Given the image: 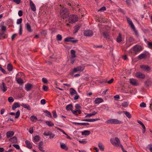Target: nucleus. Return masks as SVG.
<instances>
[{"label":"nucleus","instance_id":"f257e3e1","mask_svg":"<svg viewBox=\"0 0 152 152\" xmlns=\"http://www.w3.org/2000/svg\"><path fill=\"white\" fill-rule=\"evenodd\" d=\"M60 15L63 18H66L69 15V10L65 8H62L60 10Z\"/></svg>","mask_w":152,"mask_h":152},{"label":"nucleus","instance_id":"f03ea898","mask_svg":"<svg viewBox=\"0 0 152 152\" xmlns=\"http://www.w3.org/2000/svg\"><path fill=\"white\" fill-rule=\"evenodd\" d=\"M105 123L108 124H119L122 123L121 121L116 119H111L107 120Z\"/></svg>","mask_w":152,"mask_h":152},{"label":"nucleus","instance_id":"7ed1b4c3","mask_svg":"<svg viewBox=\"0 0 152 152\" xmlns=\"http://www.w3.org/2000/svg\"><path fill=\"white\" fill-rule=\"evenodd\" d=\"M111 143L113 145L118 147H121L122 145L120 144V142L119 139L118 137H115V139L111 138L110 140Z\"/></svg>","mask_w":152,"mask_h":152},{"label":"nucleus","instance_id":"20e7f679","mask_svg":"<svg viewBox=\"0 0 152 152\" xmlns=\"http://www.w3.org/2000/svg\"><path fill=\"white\" fill-rule=\"evenodd\" d=\"M78 18L75 15H72L70 16L68 19L69 23H75L78 20Z\"/></svg>","mask_w":152,"mask_h":152},{"label":"nucleus","instance_id":"39448f33","mask_svg":"<svg viewBox=\"0 0 152 152\" xmlns=\"http://www.w3.org/2000/svg\"><path fill=\"white\" fill-rule=\"evenodd\" d=\"M84 66H79L77 67L74 68L73 69V72H76L78 71L82 72L84 69Z\"/></svg>","mask_w":152,"mask_h":152},{"label":"nucleus","instance_id":"423d86ee","mask_svg":"<svg viewBox=\"0 0 152 152\" xmlns=\"http://www.w3.org/2000/svg\"><path fill=\"white\" fill-rule=\"evenodd\" d=\"M85 36L87 37H91L92 36L93 33L91 30H88L85 31L84 32Z\"/></svg>","mask_w":152,"mask_h":152},{"label":"nucleus","instance_id":"0eeeda50","mask_svg":"<svg viewBox=\"0 0 152 152\" xmlns=\"http://www.w3.org/2000/svg\"><path fill=\"white\" fill-rule=\"evenodd\" d=\"M127 20L128 23L129 24V25L131 26V28H132V29L134 31L136 32V31H135V30L134 26V25L131 20L129 18H127Z\"/></svg>","mask_w":152,"mask_h":152},{"label":"nucleus","instance_id":"6e6552de","mask_svg":"<svg viewBox=\"0 0 152 152\" xmlns=\"http://www.w3.org/2000/svg\"><path fill=\"white\" fill-rule=\"evenodd\" d=\"M140 67L143 70L147 72L150 70V68L147 65H142L140 66Z\"/></svg>","mask_w":152,"mask_h":152},{"label":"nucleus","instance_id":"1a4fd4ad","mask_svg":"<svg viewBox=\"0 0 152 152\" xmlns=\"http://www.w3.org/2000/svg\"><path fill=\"white\" fill-rule=\"evenodd\" d=\"M136 76L140 79H143L145 77V75L140 72H138L135 75Z\"/></svg>","mask_w":152,"mask_h":152},{"label":"nucleus","instance_id":"9d476101","mask_svg":"<svg viewBox=\"0 0 152 152\" xmlns=\"http://www.w3.org/2000/svg\"><path fill=\"white\" fill-rule=\"evenodd\" d=\"M133 49L135 52H138L142 50V47L140 45H135L133 47Z\"/></svg>","mask_w":152,"mask_h":152},{"label":"nucleus","instance_id":"9b49d317","mask_svg":"<svg viewBox=\"0 0 152 152\" xmlns=\"http://www.w3.org/2000/svg\"><path fill=\"white\" fill-rule=\"evenodd\" d=\"M73 38L71 37H68L66 38L65 39V41L66 42H71L73 43H75L77 41V40H73Z\"/></svg>","mask_w":152,"mask_h":152},{"label":"nucleus","instance_id":"f8f14e48","mask_svg":"<svg viewBox=\"0 0 152 152\" xmlns=\"http://www.w3.org/2000/svg\"><path fill=\"white\" fill-rule=\"evenodd\" d=\"M99 120V118H96V119H82L81 121H87V122H94L95 121H98Z\"/></svg>","mask_w":152,"mask_h":152},{"label":"nucleus","instance_id":"ddd939ff","mask_svg":"<svg viewBox=\"0 0 152 152\" xmlns=\"http://www.w3.org/2000/svg\"><path fill=\"white\" fill-rule=\"evenodd\" d=\"M73 124L76 125H79L81 126H87L89 125V124L88 123H77L74 122Z\"/></svg>","mask_w":152,"mask_h":152},{"label":"nucleus","instance_id":"4468645a","mask_svg":"<svg viewBox=\"0 0 152 152\" xmlns=\"http://www.w3.org/2000/svg\"><path fill=\"white\" fill-rule=\"evenodd\" d=\"M30 4L31 10L34 12L35 11L36 9L35 4L31 1H30Z\"/></svg>","mask_w":152,"mask_h":152},{"label":"nucleus","instance_id":"2eb2a0df","mask_svg":"<svg viewBox=\"0 0 152 152\" xmlns=\"http://www.w3.org/2000/svg\"><path fill=\"white\" fill-rule=\"evenodd\" d=\"M129 81L131 84L134 86L137 85V83L135 79L133 78L130 79L129 80Z\"/></svg>","mask_w":152,"mask_h":152},{"label":"nucleus","instance_id":"dca6fc26","mask_svg":"<svg viewBox=\"0 0 152 152\" xmlns=\"http://www.w3.org/2000/svg\"><path fill=\"white\" fill-rule=\"evenodd\" d=\"M14 134V133L13 131H9L6 133V136L7 138H9L13 136Z\"/></svg>","mask_w":152,"mask_h":152},{"label":"nucleus","instance_id":"f3484780","mask_svg":"<svg viewBox=\"0 0 152 152\" xmlns=\"http://www.w3.org/2000/svg\"><path fill=\"white\" fill-rule=\"evenodd\" d=\"M21 105L24 108L27 109L28 110H31V108L30 106L28 104L22 103L21 104Z\"/></svg>","mask_w":152,"mask_h":152},{"label":"nucleus","instance_id":"a211bd4d","mask_svg":"<svg viewBox=\"0 0 152 152\" xmlns=\"http://www.w3.org/2000/svg\"><path fill=\"white\" fill-rule=\"evenodd\" d=\"M60 144L61 148L62 149H63L66 151L68 150V148L65 144L61 142Z\"/></svg>","mask_w":152,"mask_h":152},{"label":"nucleus","instance_id":"6ab92c4d","mask_svg":"<svg viewBox=\"0 0 152 152\" xmlns=\"http://www.w3.org/2000/svg\"><path fill=\"white\" fill-rule=\"evenodd\" d=\"M20 107V105L19 103L18 102L15 103L13 104L12 107V109L14 110L17 107Z\"/></svg>","mask_w":152,"mask_h":152},{"label":"nucleus","instance_id":"aec40b11","mask_svg":"<svg viewBox=\"0 0 152 152\" xmlns=\"http://www.w3.org/2000/svg\"><path fill=\"white\" fill-rule=\"evenodd\" d=\"M70 94L71 95H74L77 94V92L73 88H71L69 89Z\"/></svg>","mask_w":152,"mask_h":152},{"label":"nucleus","instance_id":"412c9836","mask_svg":"<svg viewBox=\"0 0 152 152\" xmlns=\"http://www.w3.org/2000/svg\"><path fill=\"white\" fill-rule=\"evenodd\" d=\"M26 27L28 31L31 32L32 30L31 28V26L29 23H27L26 24Z\"/></svg>","mask_w":152,"mask_h":152},{"label":"nucleus","instance_id":"4be33fe9","mask_svg":"<svg viewBox=\"0 0 152 152\" xmlns=\"http://www.w3.org/2000/svg\"><path fill=\"white\" fill-rule=\"evenodd\" d=\"M9 141L12 143H16L17 142V140L16 137H14L9 140Z\"/></svg>","mask_w":152,"mask_h":152},{"label":"nucleus","instance_id":"5701e85b","mask_svg":"<svg viewBox=\"0 0 152 152\" xmlns=\"http://www.w3.org/2000/svg\"><path fill=\"white\" fill-rule=\"evenodd\" d=\"M103 99L101 98H96L95 101L94 103L95 104H99L103 102Z\"/></svg>","mask_w":152,"mask_h":152},{"label":"nucleus","instance_id":"b1692460","mask_svg":"<svg viewBox=\"0 0 152 152\" xmlns=\"http://www.w3.org/2000/svg\"><path fill=\"white\" fill-rule=\"evenodd\" d=\"M40 139V137L39 135H36L34 136L33 138V141L34 142H38Z\"/></svg>","mask_w":152,"mask_h":152},{"label":"nucleus","instance_id":"393cba45","mask_svg":"<svg viewBox=\"0 0 152 152\" xmlns=\"http://www.w3.org/2000/svg\"><path fill=\"white\" fill-rule=\"evenodd\" d=\"M25 142L28 148L29 149L32 148V145L29 141L28 140H26L25 141Z\"/></svg>","mask_w":152,"mask_h":152},{"label":"nucleus","instance_id":"a878e982","mask_svg":"<svg viewBox=\"0 0 152 152\" xmlns=\"http://www.w3.org/2000/svg\"><path fill=\"white\" fill-rule=\"evenodd\" d=\"M90 132L88 130H85L81 132V134L83 135H88L90 134Z\"/></svg>","mask_w":152,"mask_h":152},{"label":"nucleus","instance_id":"bb28decb","mask_svg":"<svg viewBox=\"0 0 152 152\" xmlns=\"http://www.w3.org/2000/svg\"><path fill=\"white\" fill-rule=\"evenodd\" d=\"M32 87V85L30 84H27L25 86L26 89L27 91H29Z\"/></svg>","mask_w":152,"mask_h":152},{"label":"nucleus","instance_id":"cd10ccee","mask_svg":"<svg viewBox=\"0 0 152 152\" xmlns=\"http://www.w3.org/2000/svg\"><path fill=\"white\" fill-rule=\"evenodd\" d=\"M75 51L73 50H71V56L72 58H75L76 57L75 55Z\"/></svg>","mask_w":152,"mask_h":152},{"label":"nucleus","instance_id":"c85d7f7f","mask_svg":"<svg viewBox=\"0 0 152 152\" xmlns=\"http://www.w3.org/2000/svg\"><path fill=\"white\" fill-rule=\"evenodd\" d=\"M123 112L128 118H131V115L130 113L126 111H124Z\"/></svg>","mask_w":152,"mask_h":152},{"label":"nucleus","instance_id":"c756f323","mask_svg":"<svg viewBox=\"0 0 152 152\" xmlns=\"http://www.w3.org/2000/svg\"><path fill=\"white\" fill-rule=\"evenodd\" d=\"M98 146L100 149L102 151H103L104 150V148L102 143L99 142L98 143Z\"/></svg>","mask_w":152,"mask_h":152},{"label":"nucleus","instance_id":"7c9ffc66","mask_svg":"<svg viewBox=\"0 0 152 152\" xmlns=\"http://www.w3.org/2000/svg\"><path fill=\"white\" fill-rule=\"evenodd\" d=\"M151 82L149 80H148L145 81V87H148L151 85Z\"/></svg>","mask_w":152,"mask_h":152},{"label":"nucleus","instance_id":"2f4dec72","mask_svg":"<svg viewBox=\"0 0 152 152\" xmlns=\"http://www.w3.org/2000/svg\"><path fill=\"white\" fill-rule=\"evenodd\" d=\"M66 109L68 110H72L73 106L72 104H69L66 106Z\"/></svg>","mask_w":152,"mask_h":152},{"label":"nucleus","instance_id":"473e14b6","mask_svg":"<svg viewBox=\"0 0 152 152\" xmlns=\"http://www.w3.org/2000/svg\"><path fill=\"white\" fill-rule=\"evenodd\" d=\"M46 124L48 126L52 127L54 126V124L50 121H47L45 122Z\"/></svg>","mask_w":152,"mask_h":152},{"label":"nucleus","instance_id":"72a5a7b5","mask_svg":"<svg viewBox=\"0 0 152 152\" xmlns=\"http://www.w3.org/2000/svg\"><path fill=\"white\" fill-rule=\"evenodd\" d=\"M45 113L46 114L45 115L50 118H52V116L50 113L47 110L44 111Z\"/></svg>","mask_w":152,"mask_h":152},{"label":"nucleus","instance_id":"f704fd0d","mask_svg":"<svg viewBox=\"0 0 152 152\" xmlns=\"http://www.w3.org/2000/svg\"><path fill=\"white\" fill-rule=\"evenodd\" d=\"M30 119L32 121H36L37 120V118L34 115H32Z\"/></svg>","mask_w":152,"mask_h":152},{"label":"nucleus","instance_id":"c9c22d12","mask_svg":"<svg viewBox=\"0 0 152 152\" xmlns=\"http://www.w3.org/2000/svg\"><path fill=\"white\" fill-rule=\"evenodd\" d=\"M7 69L9 71H11L12 70V66L11 64H9L7 66Z\"/></svg>","mask_w":152,"mask_h":152},{"label":"nucleus","instance_id":"e433bc0d","mask_svg":"<svg viewBox=\"0 0 152 152\" xmlns=\"http://www.w3.org/2000/svg\"><path fill=\"white\" fill-rule=\"evenodd\" d=\"M117 42H119L122 41L121 35L120 33L119 34L118 36L117 39Z\"/></svg>","mask_w":152,"mask_h":152},{"label":"nucleus","instance_id":"4c0bfd02","mask_svg":"<svg viewBox=\"0 0 152 152\" xmlns=\"http://www.w3.org/2000/svg\"><path fill=\"white\" fill-rule=\"evenodd\" d=\"M16 80L17 82L19 84H21L23 83V80L20 78H17Z\"/></svg>","mask_w":152,"mask_h":152},{"label":"nucleus","instance_id":"58836bf2","mask_svg":"<svg viewBox=\"0 0 152 152\" xmlns=\"http://www.w3.org/2000/svg\"><path fill=\"white\" fill-rule=\"evenodd\" d=\"M3 88L2 90L4 92L6 91L7 90V87L5 86V84L4 83H2Z\"/></svg>","mask_w":152,"mask_h":152},{"label":"nucleus","instance_id":"ea45409f","mask_svg":"<svg viewBox=\"0 0 152 152\" xmlns=\"http://www.w3.org/2000/svg\"><path fill=\"white\" fill-rule=\"evenodd\" d=\"M57 40L59 41L61 40L62 39V36L60 34H58L56 36Z\"/></svg>","mask_w":152,"mask_h":152},{"label":"nucleus","instance_id":"a19ab883","mask_svg":"<svg viewBox=\"0 0 152 152\" xmlns=\"http://www.w3.org/2000/svg\"><path fill=\"white\" fill-rule=\"evenodd\" d=\"M16 115L15 116V118H18L20 115V112L19 110L17 111L16 113Z\"/></svg>","mask_w":152,"mask_h":152},{"label":"nucleus","instance_id":"79ce46f5","mask_svg":"<svg viewBox=\"0 0 152 152\" xmlns=\"http://www.w3.org/2000/svg\"><path fill=\"white\" fill-rule=\"evenodd\" d=\"M147 45L149 48L152 49V42H148Z\"/></svg>","mask_w":152,"mask_h":152},{"label":"nucleus","instance_id":"37998d69","mask_svg":"<svg viewBox=\"0 0 152 152\" xmlns=\"http://www.w3.org/2000/svg\"><path fill=\"white\" fill-rule=\"evenodd\" d=\"M51 133L50 131L45 132L44 133V135L46 136H50Z\"/></svg>","mask_w":152,"mask_h":152},{"label":"nucleus","instance_id":"c03bdc74","mask_svg":"<svg viewBox=\"0 0 152 152\" xmlns=\"http://www.w3.org/2000/svg\"><path fill=\"white\" fill-rule=\"evenodd\" d=\"M140 106L141 107H145L146 106V104L144 102H142L140 104Z\"/></svg>","mask_w":152,"mask_h":152},{"label":"nucleus","instance_id":"a18cd8bd","mask_svg":"<svg viewBox=\"0 0 152 152\" xmlns=\"http://www.w3.org/2000/svg\"><path fill=\"white\" fill-rule=\"evenodd\" d=\"M8 100L9 102H12L14 101L13 98L12 97H9Z\"/></svg>","mask_w":152,"mask_h":152},{"label":"nucleus","instance_id":"49530a36","mask_svg":"<svg viewBox=\"0 0 152 152\" xmlns=\"http://www.w3.org/2000/svg\"><path fill=\"white\" fill-rule=\"evenodd\" d=\"M126 2L127 4L129 6H130L131 5V3L130 0H126Z\"/></svg>","mask_w":152,"mask_h":152},{"label":"nucleus","instance_id":"de8ad7c7","mask_svg":"<svg viewBox=\"0 0 152 152\" xmlns=\"http://www.w3.org/2000/svg\"><path fill=\"white\" fill-rule=\"evenodd\" d=\"M22 27L21 25H20L19 27V34L21 35L22 33Z\"/></svg>","mask_w":152,"mask_h":152},{"label":"nucleus","instance_id":"09e8293b","mask_svg":"<svg viewBox=\"0 0 152 152\" xmlns=\"http://www.w3.org/2000/svg\"><path fill=\"white\" fill-rule=\"evenodd\" d=\"M22 19L21 18L18 19L17 20V24H20L22 22Z\"/></svg>","mask_w":152,"mask_h":152},{"label":"nucleus","instance_id":"8fccbe9b","mask_svg":"<svg viewBox=\"0 0 152 152\" xmlns=\"http://www.w3.org/2000/svg\"><path fill=\"white\" fill-rule=\"evenodd\" d=\"M76 109L78 110L80 109L81 107V106L79 104H76L75 105Z\"/></svg>","mask_w":152,"mask_h":152},{"label":"nucleus","instance_id":"3c124183","mask_svg":"<svg viewBox=\"0 0 152 152\" xmlns=\"http://www.w3.org/2000/svg\"><path fill=\"white\" fill-rule=\"evenodd\" d=\"M122 106L124 107H126L128 105V104L127 102H124L122 103Z\"/></svg>","mask_w":152,"mask_h":152},{"label":"nucleus","instance_id":"603ef678","mask_svg":"<svg viewBox=\"0 0 152 152\" xmlns=\"http://www.w3.org/2000/svg\"><path fill=\"white\" fill-rule=\"evenodd\" d=\"M53 115L54 118H56L57 117V115L55 111H53Z\"/></svg>","mask_w":152,"mask_h":152},{"label":"nucleus","instance_id":"864d4df0","mask_svg":"<svg viewBox=\"0 0 152 152\" xmlns=\"http://www.w3.org/2000/svg\"><path fill=\"white\" fill-rule=\"evenodd\" d=\"M43 89L45 91H47L48 90V88L45 86H43Z\"/></svg>","mask_w":152,"mask_h":152},{"label":"nucleus","instance_id":"5fc2aeb1","mask_svg":"<svg viewBox=\"0 0 152 152\" xmlns=\"http://www.w3.org/2000/svg\"><path fill=\"white\" fill-rule=\"evenodd\" d=\"M40 102L42 104H44L46 103V101L45 99H42L41 100Z\"/></svg>","mask_w":152,"mask_h":152},{"label":"nucleus","instance_id":"6e6d98bb","mask_svg":"<svg viewBox=\"0 0 152 152\" xmlns=\"http://www.w3.org/2000/svg\"><path fill=\"white\" fill-rule=\"evenodd\" d=\"M55 136L54 134L51 133L50 135V138L53 139L55 137Z\"/></svg>","mask_w":152,"mask_h":152},{"label":"nucleus","instance_id":"4d7b16f0","mask_svg":"<svg viewBox=\"0 0 152 152\" xmlns=\"http://www.w3.org/2000/svg\"><path fill=\"white\" fill-rule=\"evenodd\" d=\"M72 113L75 115H77L76 113L77 112V110L76 109L75 110H73L71 111Z\"/></svg>","mask_w":152,"mask_h":152},{"label":"nucleus","instance_id":"13d9d810","mask_svg":"<svg viewBox=\"0 0 152 152\" xmlns=\"http://www.w3.org/2000/svg\"><path fill=\"white\" fill-rule=\"evenodd\" d=\"M42 82L44 83H47L48 82L46 78H42Z\"/></svg>","mask_w":152,"mask_h":152},{"label":"nucleus","instance_id":"bf43d9fd","mask_svg":"<svg viewBox=\"0 0 152 152\" xmlns=\"http://www.w3.org/2000/svg\"><path fill=\"white\" fill-rule=\"evenodd\" d=\"M18 15L21 17L23 15V12L21 10H19L18 12Z\"/></svg>","mask_w":152,"mask_h":152},{"label":"nucleus","instance_id":"052dcab7","mask_svg":"<svg viewBox=\"0 0 152 152\" xmlns=\"http://www.w3.org/2000/svg\"><path fill=\"white\" fill-rule=\"evenodd\" d=\"M13 146L15 147L17 149H20V147L19 145L16 144H13Z\"/></svg>","mask_w":152,"mask_h":152},{"label":"nucleus","instance_id":"680f3d73","mask_svg":"<svg viewBox=\"0 0 152 152\" xmlns=\"http://www.w3.org/2000/svg\"><path fill=\"white\" fill-rule=\"evenodd\" d=\"M74 97V99L75 100H77L78 99L79 97V96L77 95V93L75 95Z\"/></svg>","mask_w":152,"mask_h":152},{"label":"nucleus","instance_id":"e2e57ef3","mask_svg":"<svg viewBox=\"0 0 152 152\" xmlns=\"http://www.w3.org/2000/svg\"><path fill=\"white\" fill-rule=\"evenodd\" d=\"M85 114H86V116L85 117L86 118H87L88 117H91L92 116L91 113L87 114L85 113Z\"/></svg>","mask_w":152,"mask_h":152},{"label":"nucleus","instance_id":"0e129e2a","mask_svg":"<svg viewBox=\"0 0 152 152\" xmlns=\"http://www.w3.org/2000/svg\"><path fill=\"white\" fill-rule=\"evenodd\" d=\"M13 1L18 4H20V0H13Z\"/></svg>","mask_w":152,"mask_h":152},{"label":"nucleus","instance_id":"69168bd1","mask_svg":"<svg viewBox=\"0 0 152 152\" xmlns=\"http://www.w3.org/2000/svg\"><path fill=\"white\" fill-rule=\"evenodd\" d=\"M145 55L144 54H141L139 56V58L140 59H142L145 57Z\"/></svg>","mask_w":152,"mask_h":152},{"label":"nucleus","instance_id":"338daca9","mask_svg":"<svg viewBox=\"0 0 152 152\" xmlns=\"http://www.w3.org/2000/svg\"><path fill=\"white\" fill-rule=\"evenodd\" d=\"M79 142L81 144H86L87 143V142L86 141H81V140H79Z\"/></svg>","mask_w":152,"mask_h":152},{"label":"nucleus","instance_id":"774afa93","mask_svg":"<svg viewBox=\"0 0 152 152\" xmlns=\"http://www.w3.org/2000/svg\"><path fill=\"white\" fill-rule=\"evenodd\" d=\"M29 132L31 134L33 132V129L32 128H30L29 129Z\"/></svg>","mask_w":152,"mask_h":152}]
</instances>
